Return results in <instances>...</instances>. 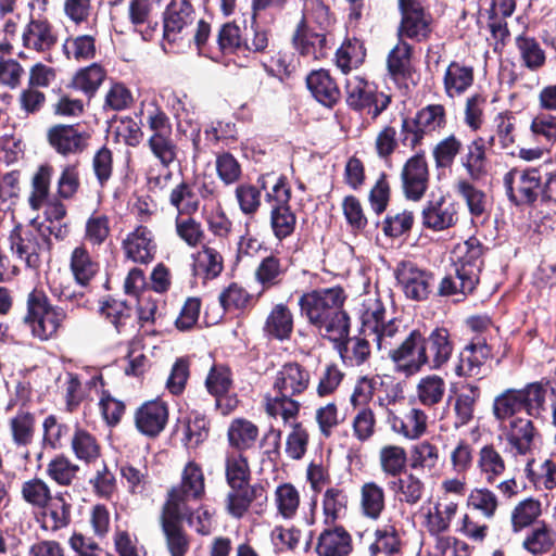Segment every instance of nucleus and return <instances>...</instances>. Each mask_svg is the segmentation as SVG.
<instances>
[{
    "label": "nucleus",
    "instance_id": "58",
    "mask_svg": "<svg viewBox=\"0 0 556 556\" xmlns=\"http://www.w3.org/2000/svg\"><path fill=\"white\" fill-rule=\"evenodd\" d=\"M105 72L99 64H91L87 67L79 70L73 78L72 85L87 96H93L102 81L104 80Z\"/></svg>",
    "mask_w": 556,
    "mask_h": 556
},
{
    "label": "nucleus",
    "instance_id": "46",
    "mask_svg": "<svg viewBox=\"0 0 556 556\" xmlns=\"http://www.w3.org/2000/svg\"><path fill=\"white\" fill-rule=\"evenodd\" d=\"M525 473L536 489L552 490L556 486V464L545 459L535 467L534 459H528Z\"/></svg>",
    "mask_w": 556,
    "mask_h": 556
},
{
    "label": "nucleus",
    "instance_id": "40",
    "mask_svg": "<svg viewBox=\"0 0 556 556\" xmlns=\"http://www.w3.org/2000/svg\"><path fill=\"white\" fill-rule=\"evenodd\" d=\"M229 444L238 451H245L254 446L258 437L257 427L245 419H235L228 428Z\"/></svg>",
    "mask_w": 556,
    "mask_h": 556
},
{
    "label": "nucleus",
    "instance_id": "35",
    "mask_svg": "<svg viewBox=\"0 0 556 556\" xmlns=\"http://www.w3.org/2000/svg\"><path fill=\"white\" fill-rule=\"evenodd\" d=\"M391 427L394 432L404 435L406 439L415 440L425 433L427 416L421 409L410 408L404 417H394Z\"/></svg>",
    "mask_w": 556,
    "mask_h": 556
},
{
    "label": "nucleus",
    "instance_id": "31",
    "mask_svg": "<svg viewBox=\"0 0 556 556\" xmlns=\"http://www.w3.org/2000/svg\"><path fill=\"white\" fill-rule=\"evenodd\" d=\"M477 466L481 476L488 483H494L506 469L503 456L493 444H485L480 448Z\"/></svg>",
    "mask_w": 556,
    "mask_h": 556
},
{
    "label": "nucleus",
    "instance_id": "13",
    "mask_svg": "<svg viewBox=\"0 0 556 556\" xmlns=\"http://www.w3.org/2000/svg\"><path fill=\"white\" fill-rule=\"evenodd\" d=\"M453 267L463 274V279L471 286L472 281H480V274L483 267V245L471 237L468 240L458 243L454 251Z\"/></svg>",
    "mask_w": 556,
    "mask_h": 556
},
{
    "label": "nucleus",
    "instance_id": "11",
    "mask_svg": "<svg viewBox=\"0 0 556 556\" xmlns=\"http://www.w3.org/2000/svg\"><path fill=\"white\" fill-rule=\"evenodd\" d=\"M204 494V477L201 468L189 463L182 472L179 485L172 488L163 507L176 505L180 511H187V503L200 500Z\"/></svg>",
    "mask_w": 556,
    "mask_h": 556
},
{
    "label": "nucleus",
    "instance_id": "47",
    "mask_svg": "<svg viewBox=\"0 0 556 556\" xmlns=\"http://www.w3.org/2000/svg\"><path fill=\"white\" fill-rule=\"evenodd\" d=\"M348 509V495L338 488L326 490L323 498V510L326 525H333L338 519L345 516Z\"/></svg>",
    "mask_w": 556,
    "mask_h": 556
},
{
    "label": "nucleus",
    "instance_id": "45",
    "mask_svg": "<svg viewBox=\"0 0 556 556\" xmlns=\"http://www.w3.org/2000/svg\"><path fill=\"white\" fill-rule=\"evenodd\" d=\"M480 397V388L476 384L468 383L464 387L455 401V427L459 428L471 421L473 418L475 405Z\"/></svg>",
    "mask_w": 556,
    "mask_h": 556
},
{
    "label": "nucleus",
    "instance_id": "51",
    "mask_svg": "<svg viewBox=\"0 0 556 556\" xmlns=\"http://www.w3.org/2000/svg\"><path fill=\"white\" fill-rule=\"evenodd\" d=\"M226 479L232 490L245 486L250 480L248 459L239 453H229L226 457Z\"/></svg>",
    "mask_w": 556,
    "mask_h": 556
},
{
    "label": "nucleus",
    "instance_id": "5",
    "mask_svg": "<svg viewBox=\"0 0 556 556\" xmlns=\"http://www.w3.org/2000/svg\"><path fill=\"white\" fill-rule=\"evenodd\" d=\"M394 365L396 372L410 377L426 366L428 359L424 346V333L419 329H413L396 344L394 350H390L389 356Z\"/></svg>",
    "mask_w": 556,
    "mask_h": 556
},
{
    "label": "nucleus",
    "instance_id": "44",
    "mask_svg": "<svg viewBox=\"0 0 556 556\" xmlns=\"http://www.w3.org/2000/svg\"><path fill=\"white\" fill-rule=\"evenodd\" d=\"M522 403L519 390L508 389L494 399L493 415L498 421L516 418V414L525 410Z\"/></svg>",
    "mask_w": 556,
    "mask_h": 556
},
{
    "label": "nucleus",
    "instance_id": "49",
    "mask_svg": "<svg viewBox=\"0 0 556 556\" xmlns=\"http://www.w3.org/2000/svg\"><path fill=\"white\" fill-rule=\"evenodd\" d=\"M298 395H286L276 393L274 397H266V413L271 417L280 416L285 422L294 419L300 412V403L295 399Z\"/></svg>",
    "mask_w": 556,
    "mask_h": 556
},
{
    "label": "nucleus",
    "instance_id": "17",
    "mask_svg": "<svg viewBox=\"0 0 556 556\" xmlns=\"http://www.w3.org/2000/svg\"><path fill=\"white\" fill-rule=\"evenodd\" d=\"M424 346L427 356L426 366L431 370L442 368L451 358L454 343L448 330L437 327L428 336L424 334Z\"/></svg>",
    "mask_w": 556,
    "mask_h": 556
},
{
    "label": "nucleus",
    "instance_id": "37",
    "mask_svg": "<svg viewBox=\"0 0 556 556\" xmlns=\"http://www.w3.org/2000/svg\"><path fill=\"white\" fill-rule=\"evenodd\" d=\"M70 266L76 282L81 287L88 286L99 271V264L92 260L89 252L83 247L73 250Z\"/></svg>",
    "mask_w": 556,
    "mask_h": 556
},
{
    "label": "nucleus",
    "instance_id": "34",
    "mask_svg": "<svg viewBox=\"0 0 556 556\" xmlns=\"http://www.w3.org/2000/svg\"><path fill=\"white\" fill-rule=\"evenodd\" d=\"M386 507L384 489L377 482H366L361 488V509L365 517L377 520Z\"/></svg>",
    "mask_w": 556,
    "mask_h": 556
},
{
    "label": "nucleus",
    "instance_id": "55",
    "mask_svg": "<svg viewBox=\"0 0 556 556\" xmlns=\"http://www.w3.org/2000/svg\"><path fill=\"white\" fill-rule=\"evenodd\" d=\"M79 467L67 457L60 455L47 465L46 473L56 484L68 486L76 479Z\"/></svg>",
    "mask_w": 556,
    "mask_h": 556
},
{
    "label": "nucleus",
    "instance_id": "56",
    "mask_svg": "<svg viewBox=\"0 0 556 556\" xmlns=\"http://www.w3.org/2000/svg\"><path fill=\"white\" fill-rule=\"evenodd\" d=\"M62 49L67 59L90 60L96 55V40L91 35L70 37L63 42Z\"/></svg>",
    "mask_w": 556,
    "mask_h": 556
},
{
    "label": "nucleus",
    "instance_id": "4",
    "mask_svg": "<svg viewBox=\"0 0 556 556\" xmlns=\"http://www.w3.org/2000/svg\"><path fill=\"white\" fill-rule=\"evenodd\" d=\"M65 318L66 311L53 306L42 291L34 290L28 294L24 323L34 337L41 341L49 340L58 333Z\"/></svg>",
    "mask_w": 556,
    "mask_h": 556
},
{
    "label": "nucleus",
    "instance_id": "19",
    "mask_svg": "<svg viewBox=\"0 0 556 556\" xmlns=\"http://www.w3.org/2000/svg\"><path fill=\"white\" fill-rule=\"evenodd\" d=\"M402 22L399 36L420 41L430 33L429 21L416 0H400Z\"/></svg>",
    "mask_w": 556,
    "mask_h": 556
},
{
    "label": "nucleus",
    "instance_id": "25",
    "mask_svg": "<svg viewBox=\"0 0 556 556\" xmlns=\"http://www.w3.org/2000/svg\"><path fill=\"white\" fill-rule=\"evenodd\" d=\"M126 256L135 263L147 264L154 257L155 245L151 232L144 226L137 227L123 241Z\"/></svg>",
    "mask_w": 556,
    "mask_h": 556
},
{
    "label": "nucleus",
    "instance_id": "41",
    "mask_svg": "<svg viewBox=\"0 0 556 556\" xmlns=\"http://www.w3.org/2000/svg\"><path fill=\"white\" fill-rule=\"evenodd\" d=\"M439 463V450L429 441H421L412 446L409 468L417 471H431Z\"/></svg>",
    "mask_w": 556,
    "mask_h": 556
},
{
    "label": "nucleus",
    "instance_id": "7",
    "mask_svg": "<svg viewBox=\"0 0 556 556\" xmlns=\"http://www.w3.org/2000/svg\"><path fill=\"white\" fill-rule=\"evenodd\" d=\"M186 516L176 505L162 508L160 525L170 556H186L190 549L191 538L182 525Z\"/></svg>",
    "mask_w": 556,
    "mask_h": 556
},
{
    "label": "nucleus",
    "instance_id": "48",
    "mask_svg": "<svg viewBox=\"0 0 556 556\" xmlns=\"http://www.w3.org/2000/svg\"><path fill=\"white\" fill-rule=\"evenodd\" d=\"M541 502L539 500L528 497L519 502L511 511V527L514 532L531 526L541 515Z\"/></svg>",
    "mask_w": 556,
    "mask_h": 556
},
{
    "label": "nucleus",
    "instance_id": "8",
    "mask_svg": "<svg viewBox=\"0 0 556 556\" xmlns=\"http://www.w3.org/2000/svg\"><path fill=\"white\" fill-rule=\"evenodd\" d=\"M197 12L188 0H173L164 14V40L175 43L187 39L190 41Z\"/></svg>",
    "mask_w": 556,
    "mask_h": 556
},
{
    "label": "nucleus",
    "instance_id": "21",
    "mask_svg": "<svg viewBox=\"0 0 556 556\" xmlns=\"http://www.w3.org/2000/svg\"><path fill=\"white\" fill-rule=\"evenodd\" d=\"M292 42L299 53L315 60L326 56L329 49L327 36L323 33L313 31L304 16L296 25Z\"/></svg>",
    "mask_w": 556,
    "mask_h": 556
},
{
    "label": "nucleus",
    "instance_id": "32",
    "mask_svg": "<svg viewBox=\"0 0 556 556\" xmlns=\"http://www.w3.org/2000/svg\"><path fill=\"white\" fill-rule=\"evenodd\" d=\"M473 83V70L470 66L452 62L444 74V89L453 98L464 93Z\"/></svg>",
    "mask_w": 556,
    "mask_h": 556
},
{
    "label": "nucleus",
    "instance_id": "23",
    "mask_svg": "<svg viewBox=\"0 0 556 556\" xmlns=\"http://www.w3.org/2000/svg\"><path fill=\"white\" fill-rule=\"evenodd\" d=\"M491 355V349L485 343L468 344L460 353L455 372L459 377L483 378L488 375L485 361Z\"/></svg>",
    "mask_w": 556,
    "mask_h": 556
},
{
    "label": "nucleus",
    "instance_id": "16",
    "mask_svg": "<svg viewBox=\"0 0 556 556\" xmlns=\"http://www.w3.org/2000/svg\"><path fill=\"white\" fill-rule=\"evenodd\" d=\"M67 492H56L47 506L41 507L38 517L40 528L47 532H58L70 526L72 521V504Z\"/></svg>",
    "mask_w": 556,
    "mask_h": 556
},
{
    "label": "nucleus",
    "instance_id": "50",
    "mask_svg": "<svg viewBox=\"0 0 556 556\" xmlns=\"http://www.w3.org/2000/svg\"><path fill=\"white\" fill-rule=\"evenodd\" d=\"M10 429L15 445H29L34 439L35 416L29 412L20 409L18 413L11 418Z\"/></svg>",
    "mask_w": 556,
    "mask_h": 556
},
{
    "label": "nucleus",
    "instance_id": "1",
    "mask_svg": "<svg viewBox=\"0 0 556 556\" xmlns=\"http://www.w3.org/2000/svg\"><path fill=\"white\" fill-rule=\"evenodd\" d=\"M345 300L343 289L339 287L313 290L299 299L301 315L332 341L349 336L350 318L342 309Z\"/></svg>",
    "mask_w": 556,
    "mask_h": 556
},
{
    "label": "nucleus",
    "instance_id": "60",
    "mask_svg": "<svg viewBox=\"0 0 556 556\" xmlns=\"http://www.w3.org/2000/svg\"><path fill=\"white\" fill-rule=\"evenodd\" d=\"M445 392L444 380L437 375L422 378L417 386L419 401L427 406H433L441 402Z\"/></svg>",
    "mask_w": 556,
    "mask_h": 556
},
{
    "label": "nucleus",
    "instance_id": "36",
    "mask_svg": "<svg viewBox=\"0 0 556 556\" xmlns=\"http://www.w3.org/2000/svg\"><path fill=\"white\" fill-rule=\"evenodd\" d=\"M515 45L523 66L536 71L544 65L545 52L534 37L522 33L515 38Z\"/></svg>",
    "mask_w": 556,
    "mask_h": 556
},
{
    "label": "nucleus",
    "instance_id": "61",
    "mask_svg": "<svg viewBox=\"0 0 556 556\" xmlns=\"http://www.w3.org/2000/svg\"><path fill=\"white\" fill-rule=\"evenodd\" d=\"M456 191L465 199L470 214L475 218L482 217L486 212V195L467 180L456 184Z\"/></svg>",
    "mask_w": 556,
    "mask_h": 556
},
{
    "label": "nucleus",
    "instance_id": "39",
    "mask_svg": "<svg viewBox=\"0 0 556 556\" xmlns=\"http://www.w3.org/2000/svg\"><path fill=\"white\" fill-rule=\"evenodd\" d=\"M379 463L382 472L394 479L406 471L407 453L399 445H384L379 451Z\"/></svg>",
    "mask_w": 556,
    "mask_h": 556
},
{
    "label": "nucleus",
    "instance_id": "3",
    "mask_svg": "<svg viewBox=\"0 0 556 556\" xmlns=\"http://www.w3.org/2000/svg\"><path fill=\"white\" fill-rule=\"evenodd\" d=\"M386 307L377 298H369L364 301L359 309L361 334L371 338L378 351L389 356L390 350L396 346V339L402 333L401 320L397 318L387 319Z\"/></svg>",
    "mask_w": 556,
    "mask_h": 556
},
{
    "label": "nucleus",
    "instance_id": "20",
    "mask_svg": "<svg viewBox=\"0 0 556 556\" xmlns=\"http://www.w3.org/2000/svg\"><path fill=\"white\" fill-rule=\"evenodd\" d=\"M167 420L168 408L162 401L146 402L135 414V424L137 429L148 437H156L162 432Z\"/></svg>",
    "mask_w": 556,
    "mask_h": 556
},
{
    "label": "nucleus",
    "instance_id": "14",
    "mask_svg": "<svg viewBox=\"0 0 556 556\" xmlns=\"http://www.w3.org/2000/svg\"><path fill=\"white\" fill-rule=\"evenodd\" d=\"M502 431L509 453L514 456L532 454L539 432L530 419L513 418L507 425L503 426Z\"/></svg>",
    "mask_w": 556,
    "mask_h": 556
},
{
    "label": "nucleus",
    "instance_id": "62",
    "mask_svg": "<svg viewBox=\"0 0 556 556\" xmlns=\"http://www.w3.org/2000/svg\"><path fill=\"white\" fill-rule=\"evenodd\" d=\"M555 544V533L545 525L533 529L525 539L523 547L533 555L549 552Z\"/></svg>",
    "mask_w": 556,
    "mask_h": 556
},
{
    "label": "nucleus",
    "instance_id": "6",
    "mask_svg": "<svg viewBox=\"0 0 556 556\" xmlns=\"http://www.w3.org/2000/svg\"><path fill=\"white\" fill-rule=\"evenodd\" d=\"M346 103L357 111L367 110L372 117L378 116L390 103V97L377 92L376 87L359 76L345 81Z\"/></svg>",
    "mask_w": 556,
    "mask_h": 556
},
{
    "label": "nucleus",
    "instance_id": "54",
    "mask_svg": "<svg viewBox=\"0 0 556 556\" xmlns=\"http://www.w3.org/2000/svg\"><path fill=\"white\" fill-rule=\"evenodd\" d=\"M478 281H472L471 286L463 279V274L454 269V274H448L440 281L438 294L440 296H456L455 301H463L476 289Z\"/></svg>",
    "mask_w": 556,
    "mask_h": 556
},
{
    "label": "nucleus",
    "instance_id": "26",
    "mask_svg": "<svg viewBox=\"0 0 556 556\" xmlns=\"http://www.w3.org/2000/svg\"><path fill=\"white\" fill-rule=\"evenodd\" d=\"M316 552L319 556H348L352 552V539L343 527L325 529L318 538Z\"/></svg>",
    "mask_w": 556,
    "mask_h": 556
},
{
    "label": "nucleus",
    "instance_id": "53",
    "mask_svg": "<svg viewBox=\"0 0 556 556\" xmlns=\"http://www.w3.org/2000/svg\"><path fill=\"white\" fill-rule=\"evenodd\" d=\"M75 456L86 463L94 460L100 454V446L96 438L83 428H76L71 440Z\"/></svg>",
    "mask_w": 556,
    "mask_h": 556
},
{
    "label": "nucleus",
    "instance_id": "12",
    "mask_svg": "<svg viewBox=\"0 0 556 556\" xmlns=\"http://www.w3.org/2000/svg\"><path fill=\"white\" fill-rule=\"evenodd\" d=\"M21 40L25 49L50 55L58 43V33L46 17L33 16L23 28ZM46 60L52 62L51 56Z\"/></svg>",
    "mask_w": 556,
    "mask_h": 556
},
{
    "label": "nucleus",
    "instance_id": "24",
    "mask_svg": "<svg viewBox=\"0 0 556 556\" xmlns=\"http://www.w3.org/2000/svg\"><path fill=\"white\" fill-rule=\"evenodd\" d=\"M160 96L165 102L166 108L169 109L177 118V127L180 135L186 139H197L200 135V127L197 123L187 118V96L185 93L177 92L172 88L162 89Z\"/></svg>",
    "mask_w": 556,
    "mask_h": 556
},
{
    "label": "nucleus",
    "instance_id": "15",
    "mask_svg": "<svg viewBox=\"0 0 556 556\" xmlns=\"http://www.w3.org/2000/svg\"><path fill=\"white\" fill-rule=\"evenodd\" d=\"M311 379V372L304 365L296 361L286 362L275 374L273 391L300 396L308 390Z\"/></svg>",
    "mask_w": 556,
    "mask_h": 556
},
{
    "label": "nucleus",
    "instance_id": "28",
    "mask_svg": "<svg viewBox=\"0 0 556 556\" xmlns=\"http://www.w3.org/2000/svg\"><path fill=\"white\" fill-rule=\"evenodd\" d=\"M313 97L323 105L331 108L340 98V90L328 71H313L306 78Z\"/></svg>",
    "mask_w": 556,
    "mask_h": 556
},
{
    "label": "nucleus",
    "instance_id": "43",
    "mask_svg": "<svg viewBox=\"0 0 556 556\" xmlns=\"http://www.w3.org/2000/svg\"><path fill=\"white\" fill-rule=\"evenodd\" d=\"M21 496L28 505L40 509L47 506L54 495L45 480L34 477L22 483Z\"/></svg>",
    "mask_w": 556,
    "mask_h": 556
},
{
    "label": "nucleus",
    "instance_id": "52",
    "mask_svg": "<svg viewBox=\"0 0 556 556\" xmlns=\"http://www.w3.org/2000/svg\"><path fill=\"white\" fill-rule=\"evenodd\" d=\"M365 59V49L363 43L356 39L348 40L337 50V66L346 74L352 68L358 67Z\"/></svg>",
    "mask_w": 556,
    "mask_h": 556
},
{
    "label": "nucleus",
    "instance_id": "57",
    "mask_svg": "<svg viewBox=\"0 0 556 556\" xmlns=\"http://www.w3.org/2000/svg\"><path fill=\"white\" fill-rule=\"evenodd\" d=\"M194 274L206 279L216 278L223 270V257L215 249L203 247L194 260Z\"/></svg>",
    "mask_w": 556,
    "mask_h": 556
},
{
    "label": "nucleus",
    "instance_id": "9",
    "mask_svg": "<svg viewBox=\"0 0 556 556\" xmlns=\"http://www.w3.org/2000/svg\"><path fill=\"white\" fill-rule=\"evenodd\" d=\"M508 199L516 205L531 204L541 192V175L538 168H513L504 176Z\"/></svg>",
    "mask_w": 556,
    "mask_h": 556
},
{
    "label": "nucleus",
    "instance_id": "10",
    "mask_svg": "<svg viewBox=\"0 0 556 556\" xmlns=\"http://www.w3.org/2000/svg\"><path fill=\"white\" fill-rule=\"evenodd\" d=\"M395 277L407 299L425 301L431 293L433 274L410 261H404L397 265Z\"/></svg>",
    "mask_w": 556,
    "mask_h": 556
},
{
    "label": "nucleus",
    "instance_id": "27",
    "mask_svg": "<svg viewBox=\"0 0 556 556\" xmlns=\"http://www.w3.org/2000/svg\"><path fill=\"white\" fill-rule=\"evenodd\" d=\"M444 124V108L440 104L428 105L409 123L404 121L403 126L415 135V139L432 136Z\"/></svg>",
    "mask_w": 556,
    "mask_h": 556
},
{
    "label": "nucleus",
    "instance_id": "2",
    "mask_svg": "<svg viewBox=\"0 0 556 556\" xmlns=\"http://www.w3.org/2000/svg\"><path fill=\"white\" fill-rule=\"evenodd\" d=\"M52 232L51 226H15L8 237L10 251L26 268L38 270L50 257Z\"/></svg>",
    "mask_w": 556,
    "mask_h": 556
},
{
    "label": "nucleus",
    "instance_id": "64",
    "mask_svg": "<svg viewBox=\"0 0 556 556\" xmlns=\"http://www.w3.org/2000/svg\"><path fill=\"white\" fill-rule=\"evenodd\" d=\"M295 215L290 206H271L270 225L273 231L279 240L289 237L295 227Z\"/></svg>",
    "mask_w": 556,
    "mask_h": 556
},
{
    "label": "nucleus",
    "instance_id": "30",
    "mask_svg": "<svg viewBox=\"0 0 556 556\" xmlns=\"http://www.w3.org/2000/svg\"><path fill=\"white\" fill-rule=\"evenodd\" d=\"M263 331L278 341L288 340L293 331V315L287 305L276 304L266 318Z\"/></svg>",
    "mask_w": 556,
    "mask_h": 556
},
{
    "label": "nucleus",
    "instance_id": "29",
    "mask_svg": "<svg viewBox=\"0 0 556 556\" xmlns=\"http://www.w3.org/2000/svg\"><path fill=\"white\" fill-rule=\"evenodd\" d=\"M388 486L400 503L409 506L418 504L422 500L426 491L425 482L409 471H405L403 476L391 480Z\"/></svg>",
    "mask_w": 556,
    "mask_h": 556
},
{
    "label": "nucleus",
    "instance_id": "59",
    "mask_svg": "<svg viewBox=\"0 0 556 556\" xmlns=\"http://www.w3.org/2000/svg\"><path fill=\"white\" fill-rule=\"evenodd\" d=\"M169 203L178 211V214H193L199 208V199L193 188L182 181L177 185L169 194Z\"/></svg>",
    "mask_w": 556,
    "mask_h": 556
},
{
    "label": "nucleus",
    "instance_id": "18",
    "mask_svg": "<svg viewBox=\"0 0 556 556\" xmlns=\"http://www.w3.org/2000/svg\"><path fill=\"white\" fill-rule=\"evenodd\" d=\"M401 176L405 197L413 201L420 200L428 188L429 181L425 157L420 154L410 157L405 163Z\"/></svg>",
    "mask_w": 556,
    "mask_h": 556
},
{
    "label": "nucleus",
    "instance_id": "33",
    "mask_svg": "<svg viewBox=\"0 0 556 556\" xmlns=\"http://www.w3.org/2000/svg\"><path fill=\"white\" fill-rule=\"evenodd\" d=\"M457 504L453 501H442L433 506V510H429L426 515L425 526L428 532L438 536L446 532L450 528L452 519L457 511Z\"/></svg>",
    "mask_w": 556,
    "mask_h": 556
},
{
    "label": "nucleus",
    "instance_id": "38",
    "mask_svg": "<svg viewBox=\"0 0 556 556\" xmlns=\"http://www.w3.org/2000/svg\"><path fill=\"white\" fill-rule=\"evenodd\" d=\"M519 392L525 412L531 417H541L546 410L547 399L552 395L549 389L541 383H530Z\"/></svg>",
    "mask_w": 556,
    "mask_h": 556
},
{
    "label": "nucleus",
    "instance_id": "63",
    "mask_svg": "<svg viewBox=\"0 0 556 556\" xmlns=\"http://www.w3.org/2000/svg\"><path fill=\"white\" fill-rule=\"evenodd\" d=\"M52 172L51 166L41 165L33 177L29 203L35 210L39 208L49 195Z\"/></svg>",
    "mask_w": 556,
    "mask_h": 556
},
{
    "label": "nucleus",
    "instance_id": "22",
    "mask_svg": "<svg viewBox=\"0 0 556 556\" xmlns=\"http://www.w3.org/2000/svg\"><path fill=\"white\" fill-rule=\"evenodd\" d=\"M457 222V205L444 197L428 202L422 210V225L434 231H441Z\"/></svg>",
    "mask_w": 556,
    "mask_h": 556
},
{
    "label": "nucleus",
    "instance_id": "42",
    "mask_svg": "<svg viewBox=\"0 0 556 556\" xmlns=\"http://www.w3.org/2000/svg\"><path fill=\"white\" fill-rule=\"evenodd\" d=\"M376 540L370 545L369 551L371 555L383 553L386 555L397 554L401 549L400 531L393 523H386L378 528L375 532Z\"/></svg>",
    "mask_w": 556,
    "mask_h": 556
}]
</instances>
